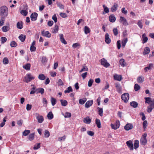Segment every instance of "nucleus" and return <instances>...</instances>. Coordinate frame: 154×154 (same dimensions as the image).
Returning a JSON list of instances; mask_svg holds the SVG:
<instances>
[{
  "mask_svg": "<svg viewBox=\"0 0 154 154\" xmlns=\"http://www.w3.org/2000/svg\"><path fill=\"white\" fill-rule=\"evenodd\" d=\"M100 63L104 67L107 68L110 66V64L107 62V60L103 58L100 60Z\"/></svg>",
  "mask_w": 154,
  "mask_h": 154,
  "instance_id": "nucleus-6",
  "label": "nucleus"
},
{
  "mask_svg": "<svg viewBox=\"0 0 154 154\" xmlns=\"http://www.w3.org/2000/svg\"><path fill=\"white\" fill-rule=\"evenodd\" d=\"M119 64L122 67H124L126 65V63L125 62V60L124 59L122 58L120 59L119 61Z\"/></svg>",
  "mask_w": 154,
  "mask_h": 154,
  "instance_id": "nucleus-24",
  "label": "nucleus"
},
{
  "mask_svg": "<svg viewBox=\"0 0 154 154\" xmlns=\"http://www.w3.org/2000/svg\"><path fill=\"white\" fill-rule=\"evenodd\" d=\"M71 116V114L70 112H66L64 116L65 118H70Z\"/></svg>",
  "mask_w": 154,
  "mask_h": 154,
  "instance_id": "nucleus-62",
  "label": "nucleus"
},
{
  "mask_svg": "<svg viewBox=\"0 0 154 154\" xmlns=\"http://www.w3.org/2000/svg\"><path fill=\"white\" fill-rule=\"evenodd\" d=\"M153 65L152 63H150L149 64L148 66L146 67H145L144 69L145 72H146L148 70L151 69L152 68H153Z\"/></svg>",
  "mask_w": 154,
  "mask_h": 154,
  "instance_id": "nucleus-21",
  "label": "nucleus"
},
{
  "mask_svg": "<svg viewBox=\"0 0 154 154\" xmlns=\"http://www.w3.org/2000/svg\"><path fill=\"white\" fill-rule=\"evenodd\" d=\"M113 31L114 35L116 36L118 34V30L116 28H114Z\"/></svg>",
  "mask_w": 154,
  "mask_h": 154,
  "instance_id": "nucleus-61",
  "label": "nucleus"
},
{
  "mask_svg": "<svg viewBox=\"0 0 154 154\" xmlns=\"http://www.w3.org/2000/svg\"><path fill=\"white\" fill-rule=\"evenodd\" d=\"M103 7L104 8V11L105 13H108L109 12V10L108 8H107L105 5H103Z\"/></svg>",
  "mask_w": 154,
  "mask_h": 154,
  "instance_id": "nucleus-48",
  "label": "nucleus"
},
{
  "mask_svg": "<svg viewBox=\"0 0 154 154\" xmlns=\"http://www.w3.org/2000/svg\"><path fill=\"white\" fill-rule=\"evenodd\" d=\"M88 71V69L87 66H83L82 68L79 71V72H81L84 71Z\"/></svg>",
  "mask_w": 154,
  "mask_h": 154,
  "instance_id": "nucleus-41",
  "label": "nucleus"
},
{
  "mask_svg": "<svg viewBox=\"0 0 154 154\" xmlns=\"http://www.w3.org/2000/svg\"><path fill=\"white\" fill-rule=\"evenodd\" d=\"M121 98L125 103L128 102L129 98V95L128 93H125L121 96Z\"/></svg>",
  "mask_w": 154,
  "mask_h": 154,
  "instance_id": "nucleus-3",
  "label": "nucleus"
},
{
  "mask_svg": "<svg viewBox=\"0 0 154 154\" xmlns=\"http://www.w3.org/2000/svg\"><path fill=\"white\" fill-rule=\"evenodd\" d=\"M38 14L37 13L34 12L31 14L30 16L31 20L32 21H35L37 19Z\"/></svg>",
  "mask_w": 154,
  "mask_h": 154,
  "instance_id": "nucleus-9",
  "label": "nucleus"
},
{
  "mask_svg": "<svg viewBox=\"0 0 154 154\" xmlns=\"http://www.w3.org/2000/svg\"><path fill=\"white\" fill-rule=\"evenodd\" d=\"M130 105L133 107L134 108H135L137 107L138 105V103H137L135 101H132L130 103Z\"/></svg>",
  "mask_w": 154,
  "mask_h": 154,
  "instance_id": "nucleus-25",
  "label": "nucleus"
},
{
  "mask_svg": "<svg viewBox=\"0 0 154 154\" xmlns=\"http://www.w3.org/2000/svg\"><path fill=\"white\" fill-rule=\"evenodd\" d=\"M143 38L142 43L144 44L146 43L148 41V38L146 36V35L145 33L143 34L142 35Z\"/></svg>",
  "mask_w": 154,
  "mask_h": 154,
  "instance_id": "nucleus-20",
  "label": "nucleus"
},
{
  "mask_svg": "<svg viewBox=\"0 0 154 154\" xmlns=\"http://www.w3.org/2000/svg\"><path fill=\"white\" fill-rule=\"evenodd\" d=\"M34 138V133H32L30 134L28 138L30 141L33 140Z\"/></svg>",
  "mask_w": 154,
  "mask_h": 154,
  "instance_id": "nucleus-43",
  "label": "nucleus"
},
{
  "mask_svg": "<svg viewBox=\"0 0 154 154\" xmlns=\"http://www.w3.org/2000/svg\"><path fill=\"white\" fill-rule=\"evenodd\" d=\"M87 100L86 98H83L82 99H80L79 100V103L80 104H84Z\"/></svg>",
  "mask_w": 154,
  "mask_h": 154,
  "instance_id": "nucleus-33",
  "label": "nucleus"
},
{
  "mask_svg": "<svg viewBox=\"0 0 154 154\" xmlns=\"http://www.w3.org/2000/svg\"><path fill=\"white\" fill-rule=\"evenodd\" d=\"M145 103H149V102H152V100H151V97H145Z\"/></svg>",
  "mask_w": 154,
  "mask_h": 154,
  "instance_id": "nucleus-46",
  "label": "nucleus"
},
{
  "mask_svg": "<svg viewBox=\"0 0 154 154\" xmlns=\"http://www.w3.org/2000/svg\"><path fill=\"white\" fill-rule=\"evenodd\" d=\"M53 114L51 112H50L47 115V117L49 119H51L53 118Z\"/></svg>",
  "mask_w": 154,
  "mask_h": 154,
  "instance_id": "nucleus-34",
  "label": "nucleus"
},
{
  "mask_svg": "<svg viewBox=\"0 0 154 154\" xmlns=\"http://www.w3.org/2000/svg\"><path fill=\"white\" fill-rule=\"evenodd\" d=\"M91 119L89 118V117L87 116L84 119V122L87 124H90L91 122Z\"/></svg>",
  "mask_w": 154,
  "mask_h": 154,
  "instance_id": "nucleus-18",
  "label": "nucleus"
},
{
  "mask_svg": "<svg viewBox=\"0 0 154 154\" xmlns=\"http://www.w3.org/2000/svg\"><path fill=\"white\" fill-rule=\"evenodd\" d=\"M84 32L85 34H87L90 32V30L88 27L85 26L84 27Z\"/></svg>",
  "mask_w": 154,
  "mask_h": 154,
  "instance_id": "nucleus-40",
  "label": "nucleus"
},
{
  "mask_svg": "<svg viewBox=\"0 0 154 154\" xmlns=\"http://www.w3.org/2000/svg\"><path fill=\"white\" fill-rule=\"evenodd\" d=\"M57 5L58 7H59L60 9H64V6L61 3H57Z\"/></svg>",
  "mask_w": 154,
  "mask_h": 154,
  "instance_id": "nucleus-63",
  "label": "nucleus"
},
{
  "mask_svg": "<svg viewBox=\"0 0 154 154\" xmlns=\"http://www.w3.org/2000/svg\"><path fill=\"white\" fill-rule=\"evenodd\" d=\"M11 47H15L17 45L16 42L14 41H12L10 44Z\"/></svg>",
  "mask_w": 154,
  "mask_h": 154,
  "instance_id": "nucleus-51",
  "label": "nucleus"
},
{
  "mask_svg": "<svg viewBox=\"0 0 154 154\" xmlns=\"http://www.w3.org/2000/svg\"><path fill=\"white\" fill-rule=\"evenodd\" d=\"M42 35L44 36H45L48 38H50L51 37V34L49 33L48 31H47L44 32V31L42 32Z\"/></svg>",
  "mask_w": 154,
  "mask_h": 154,
  "instance_id": "nucleus-13",
  "label": "nucleus"
},
{
  "mask_svg": "<svg viewBox=\"0 0 154 154\" xmlns=\"http://www.w3.org/2000/svg\"><path fill=\"white\" fill-rule=\"evenodd\" d=\"M1 42L2 44L4 43L5 42H6L7 40V38L5 37H1Z\"/></svg>",
  "mask_w": 154,
  "mask_h": 154,
  "instance_id": "nucleus-60",
  "label": "nucleus"
},
{
  "mask_svg": "<svg viewBox=\"0 0 154 154\" xmlns=\"http://www.w3.org/2000/svg\"><path fill=\"white\" fill-rule=\"evenodd\" d=\"M48 61V59L45 57H42L41 62L42 63L44 64H45Z\"/></svg>",
  "mask_w": 154,
  "mask_h": 154,
  "instance_id": "nucleus-42",
  "label": "nucleus"
},
{
  "mask_svg": "<svg viewBox=\"0 0 154 154\" xmlns=\"http://www.w3.org/2000/svg\"><path fill=\"white\" fill-rule=\"evenodd\" d=\"M95 123L97 125V127L98 128H100L101 127V123L100 120L99 119H96L95 120Z\"/></svg>",
  "mask_w": 154,
  "mask_h": 154,
  "instance_id": "nucleus-29",
  "label": "nucleus"
},
{
  "mask_svg": "<svg viewBox=\"0 0 154 154\" xmlns=\"http://www.w3.org/2000/svg\"><path fill=\"white\" fill-rule=\"evenodd\" d=\"M148 124L146 120H145L143 121V128L145 130L146 128L147 127V125Z\"/></svg>",
  "mask_w": 154,
  "mask_h": 154,
  "instance_id": "nucleus-49",
  "label": "nucleus"
},
{
  "mask_svg": "<svg viewBox=\"0 0 154 154\" xmlns=\"http://www.w3.org/2000/svg\"><path fill=\"white\" fill-rule=\"evenodd\" d=\"M35 115L38 122L40 123H42L44 120V119L43 116L40 115L39 114L37 113H35Z\"/></svg>",
  "mask_w": 154,
  "mask_h": 154,
  "instance_id": "nucleus-5",
  "label": "nucleus"
},
{
  "mask_svg": "<svg viewBox=\"0 0 154 154\" xmlns=\"http://www.w3.org/2000/svg\"><path fill=\"white\" fill-rule=\"evenodd\" d=\"M119 22L125 26H127L128 25L126 19L124 17L122 16L120 17Z\"/></svg>",
  "mask_w": 154,
  "mask_h": 154,
  "instance_id": "nucleus-7",
  "label": "nucleus"
},
{
  "mask_svg": "<svg viewBox=\"0 0 154 154\" xmlns=\"http://www.w3.org/2000/svg\"><path fill=\"white\" fill-rule=\"evenodd\" d=\"M59 36H60V40L61 42L64 45H66L67 44V42L64 38L63 35L62 34H59Z\"/></svg>",
  "mask_w": 154,
  "mask_h": 154,
  "instance_id": "nucleus-16",
  "label": "nucleus"
},
{
  "mask_svg": "<svg viewBox=\"0 0 154 154\" xmlns=\"http://www.w3.org/2000/svg\"><path fill=\"white\" fill-rule=\"evenodd\" d=\"M139 141L137 140H135L134 144V149H136L139 147Z\"/></svg>",
  "mask_w": 154,
  "mask_h": 154,
  "instance_id": "nucleus-31",
  "label": "nucleus"
},
{
  "mask_svg": "<svg viewBox=\"0 0 154 154\" xmlns=\"http://www.w3.org/2000/svg\"><path fill=\"white\" fill-rule=\"evenodd\" d=\"M8 8L5 6H2L0 8V15L1 18H5L8 15Z\"/></svg>",
  "mask_w": 154,
  "mask_h": 154,
  "instance_id": "nucleus-1",
  "label": "nucleus"
},
{
  "mask_svg": "<svg viewBox=\"0 0 154 154\" xmlns=\"http://www.w3.org/2000/svg\"><path fill=\"white\" fill-rule=\"evenodd\" d=\"M38 79L41 80H44L45 79V77L44 74H40L38 76Z\"/></svg>",
  "mask_w": 154,
  "mask_h": 154,
  "instance_id": "nucleus-52",
  "label": "nucleus"
},
{
  "mask_svg": "<svg viewBox=\"0 0 154 154\" xmlns=\"http://www.w3.org/2000/svg\"><path fill=\"white\" fill-rule=\"evenodd\" d=\"M58 26L56 25H55L54 27L53 28L52 32L54 33H57L58 32Z\"/></svg>",
  "mask_w": 154,
  "mask_h": 154,
  "instance_id": "nucleus-26",
  "label": "nucleus"
},
{
  "mask_svg": "<svg viewBox=\"0 0 154 154\" xmlns=\"http://www.w3.org/2000/svg\"><path fill=\"white\" fill-rule=\"evenodd\" d=\"M147 134L145 133L143 135L140 139V143L142 145H144L147 143V141L146 139Z\"/></svg>",
  "mask_w": 154,
  "mask_h": 154,
  "instance_id": "nucleus-4",
  "label": "nucleus"
},
{
  "mask_svg": "<svg viewBox=\"0 0 154 154\" xmlns=\"http://www.w3.org/2000/svg\"><path fill=\"white\" fill-rule=\"evenodd\" d=\"M72 91V89L71 86L69 87L66 90L64 91V92L65 93H69L70 92Z\"/></svg>",
  "mask_w": 154,
  "mask_h": 154,
  "instance_id": "nucleus-39",
  "label": "nucleus"
},
{
  "mask_svg": "<svg viewBox=\"0 0 154 154\" xmlns=\"http://www.w3.org/2000/svg\"><path fill=\"white\" fill-rule=\"evenodd\" d=\"M30 67L31 65L29 63H28L25 65L23 66V68L27 70H29L30 69Z\"/></svg>",
  "mask_w": 154,
  "mask_h": 154,
  "instance_id": "nucleus-27",
  "label": "nucleus"
},
{
  "mask_svg": "<svg viewBox=\"0 0 154 154\" xmlns=\"http://www.w3.org/2000/svg\"><path fill=\"white\" fill-rule=\"evenodd\" d=\"M17 28L19 29H21L23 27V25L21 22H18L17 24Z\"/></svg>",
  "mask_w": 154,
  "mask_h": 154,
  "instance_id": "nucleus-38",
  "label": "nucleus"
},
{
  "mask_svg": "<svg viewBox=\"0 0 154 154\" xmlns=\"http://www.w3.org/2000/svg\"><path fill=\"white\" fill-rule=\"evenodd\" d=\"M60 16L62 18H65L67 17V14L64 13H60Z\"/></svg>",
  "mask_w": 154,
  "mask_h": 154,
  "instance_id": "nucleus-59",
  "label": "nucleus"
},
{
  "mask_svg": "<svg viewBox=\"0 0 154 154\" xmlns=\"http://www.w3.org/2000/svg\"><path fill=\"white\" fill-rule=\"evenodd\" d=\"M142 20H141L138 21L137 25L140 29H142L143 27V25L142 23Z\"/></svg>",
  "mask_w": 154,
  "mask_h": 154,
  "instance_id": "nucleus-58",
  "label": "nucleus"
},
{
  "mask_svg": "<svg viewBox=\"0 0 154 154\" xmlns=\"http://www.w3.org/2000/svg\"><path fill=\"white\" fill-rule=\"evenodd\" d=\"M150 51V49L149 47H146L145 48L143 54L144 55L148 54Z\"/></svg>",
  "mask_w": 154,
  "mask_h": 154,
  "instance_id": "nucleus-22",
  "label": "nucleus"
},
{
  "mask_svg": "<svg viewBox=\"0 0 154 154\" xmlns=\"http://www.w3.org/2000/svg\"><path fill=\"white\" fill-rule=\"evenodd\" d=\"M51 101L52 105L54 106L55 104L56 103V99L53 97H51Z\"/></svg>",
  "mask_w": 154,
  "mask_h": 154,
  "instance_id": "nucleus-50",
  "label": "nucleus"
},
{
  "mask_svg": "<svg viewBox=\"0 0 154 154\" xmlns=\"http://www.w3.org/2000/svg\"><path fill=\"white\" fill-rule=\"evenodd\" d=\"M109 20L111 22L113 23L116 21V18L114 15L112 14L109 16Z\"/></svg>",
  "mask_w": 154,
  "mask_h": 154,
  "instance_id": "nucleus-19",
  "label": "nucleus"
},
{
  "mask_svg": "<svg viewBox=\"0 0 154 154\" xmlns=\"http://www.w3.org/2000/svg\"><path fill=\"white\" fill-rule=\"evenodd\" d=\"M115 87L116 89V90L119 93H122V88L120 84L119 83H116L115 84Z\"/></svg>",
  "mask_w": 154,
  "mask_h": 154,
  "instance_id": "nucleus-11",
  "label": "nucleus"
},
{
  "mask_svg": "<svg viewBox=\"0 0 154 154\" xmlns=\"http://www.w3.org/2000/svg\"><path fill=\"white\" fill-rule=\"evenodd\" d=\"M60 101L62 106H66L67 104V102L66 100H60Z\"/></svg>",
  "mask_w": 154,
  "mask_h": 154,
  "instance_id": "nucleus-37",
  "label": "nucleus"
},
{
  "mask_svg": "<svg viewBox=\"0 0 154 154\" xmlns=\"http://www.w3.org/2000/svg\"><path fill=\"white\" fill-rule=\"evenodd\" d=\"M10 29L9 26H4L2 28V29L3 32H6L8 31Z\"/></svg>",
  "mask_w": 154,
  "mask_h": 154,
  "instance_id": "nucleus-32",
  "label": "nucleus"
},
{
  "mask_svg": "<svg viewBox=\"0 0 154 154\" xmlns=\"http://www.w3.org/2000/svg\"><path fill=\"white\" fill-rule=\"evenodd\" d=\"M3 63L4 64H7L8 63V60L7 57H5L3 59Z\"/></svg>",
  "mask_w": 154,
  "mask_h": 154,
  "instance_id": "nucleus-56",
  "label": "nucleus"
},
{
  "mask_svg": "<svg viewBox=\"0 0 154 154\" xmlns=\"http://www.w3.org/2000/svg\"><path fill=\"white\" fill-rule=\"evenodd\" d=\"M133 126L132 124L130 123L127 124L124 127L126 131H129L133 128Z\"/></svg>",
  "mask_w": 154,
  "mask_h": 154,
  "instance_id": "nucleus-12",
  "label": "nucleus"
},
{
  "mask_svg": "<svg viewBox=\"0 0 154 154\" xmlns=\"http://www.w3.org/2000/svg\"><path fill=\"white\" fill-rule=\"evenodd\" d=\"M114 78L115 80L121 81L122 79V76L121 75H114Z\"/></svg>",
  "mask_w": 154,
  "mask_h": 154,
  "instance_id": "nucleus-28",
  "label": "nucleus"
},
{
  "mask_svg": "<svg viewBox=\"0 0 154 154\" xmlns=\"http://www.w3.org/2000/svg\"><path fill=\"white\" fill-rule=\"evenodd\" d=\"M98 110V114L101 116H102L103 115V109L102 108L98 107L97 108Z\"/></svg>",
  "mask_w": 154,
  "mask_h": 154,
  "instance_id": "nucleus-35",
  "label": "nucleus"
},
{
  "mask_svg": "<svg viewBox=\"0 0 154 154\" xmlns=\"http://www.w3.org/2000/svg\"><path fill=\"white\" fill-rule=\"evenodd\" d=\"M50 133L49 131L47 130H45V131L44 135L45 137H48L50 136Z\"/></svg>",
  "mask_w": 154,
  "mask_h": 154,
  "instance_id": "nucleus-53",
  "label": "nucleus"
},
{
  "mask_svg": "<svg viewBox=\"0 0 154 154\" xmlns=\"http://www.w3.org/2000/svg\"><path fill=\"white\" fill-rule=\"evenodd\" d=\"M126 143L128 147L130 148L131 150H133L134 147L132 141L131 140H129L126 142Z\"/></svg>",
  "mask_w": 154,
  "mask_h": 154,
  "instance_id": "nucleus-10",
  "label": "nucleus"
},
{
  "mask_svg": "<svg viewBox=\"0 0 154 154\" xmlns=\"http://www.w3.org/2000/svg\"><path fill=\"white\" fill-rule=\"evenodd\" d=\"M6 117H5L3 119V122H2L0 124V127H3L5 125V122H6Z\"/></svg>",
  "mask_w": 154,
  "mask_h": 154,
  "instance_id": "nucleus-57",
  "label": "nucleus"
},
{
  "mask_svg": "<svg viewBox=\"0 0 154 154\" xmlns=\"http://www.w3.org/2000/svg\"><path fill=\"white\" fill-rule=\"evenodd\" d=\"M140 87L138 84H135L134 86V89L135 91H137L140 89Z\"/></svg>",
  "mask_w": 154,
  "mask_h": 154,
  "instance_id": "nucleus-47",
  "label": "nucleus"
},
{
  "mask_svg": "<svg viewBox=\"0 0 154 154\" xmlns=\"http://www.w3.org/2000/svg\"><path fill=\"white\" fill-rule=\"evenodd\" d=\"M111 40L109 38V35L108 33H106L105 35V42L107 44L110 43Z\"/></svg>",
  "mask_w": 154,
  "mask_h": 154,
  "instance_id": "nucleus-14",
  "label": "nucleus"
},
{
  "mask_svg": "<svg viewBox=\"0 0 154 154\" xmlns=\"http://www.w3.org/2000/svg\"><path fill=\"white\" fill-rule=\"evenodd\" d=\"M24 79L26 83H28L31 80L34 79H35V77L29 73L27 74L26 76L25 77Z\"/></svg>",
  "mask_w": 154,
  "mask_h": 154,
  "instance_id": "nucleus-2",
  "label": "nucleus"
},
{
  "mask_svg": "<svg viewBox=\"0 0 154 154\" xmlns=\"http://www.w3.org/2000/svg\"><path fill=\"white\" fill-rule=\"evenodd\" d=\"M21 13L23 14L24 16H26L27 15L28 12L26 10H22L21 12Z\"/></svg>",
  "mask_w": 154,
  "mask_h": 154,
  "instance_id": "nucleus-64",
  "label": "nucleus"
},
{
  "mask_svg": "<svg viewBox=\"0 0 154 154\" xmlns=\"http://www.w3.org/2000/svg\"><path fill=\"white\" fill-rule=\"evenodd\" d=\"M128 38H126L123 40L122 42V46L123 48H124L125 46L126 43L128 42Z\"/></svg>",
  "mask_w": 154,
  "mask_h": 154,
  "instance_id": "nucleus-36",
  "label": "nucleus"
},
{
  "mask_svg": "<svg viewBox=\"0 0 154 154\" xmlns=\"http://www.w3.org/2000/svg\"><path fill=\"white\" fill-rule=\"evenodd\" d=\"M93 100H90L87 101L85 104V106L87 108H88L91 106L93 103Z\"/></svg>",
  "mask_w": 154,
  "mask_h": 154,
  "instance_id": "nucleus-15",
  "label": "nucleus"
},
{
  "mask_svg": "<svg viewBox=\"0 0 154 154\" xmlns=\"http://www.w3.org/2000/svg\"><path fill=\"white\" fill-rule=\"evenodd\" d=\"M137 82L139 83H142L144 81V78L142 77H139L137 79Z\"/></svg>",
  "mask_w": 154,
  "mask_h": 154,
  "instance_id": "nucleus-44",
  "label": "nucleus"
},
{
  "mask_svg": "<svg viewBox=\"0 0 154 154\" xmlns=\"http://www.w3.org/2000/svg\"><path fill=\"white\" fill-rule=\"evenodd\" d=\"M40 144H41L40 143H37V145L36 144L35 145L34 147H33V149L34 150L37 149L40 147Z\"/></svg>",
  "mask_w": 154,
  "mask_h": 154,
  "instance_id": "nucleus-55",
  "label": "nucleus"
},
{
  "mask_svg": "<svg viewBox=\"0 0 154 154\" xmlns=\"http://www.w3.org/2000/svg\"><path fill=\"white\" fill-rule=\"evenodd\" d=\"M36 91L37 94L40 93L42 94L44 93V90L42 88H39L36 89Z\"/></svg>",
  "mask_w": 154,
  "mask_h": 154,
  "instance_id": "nucleus-23",
  "label": "nucleus"
},
{
  "mask_svg": "<svg viewBox=\"0 0 154 154\" xmlns=\"http://www.w3.org/2000/svg\"><path fill=\"white\" fill-rule=\"evenodd\" d=\"M26 35L21 34L19 36V38L22 42H23L25 39Z\"/></svg>",
  "mask_w": 154,
  "mask_h": 154,
  "instance_id": "nucleus-30",
  "label": "nucleus"
},
{
  "mask_svg": "<svg viewBox=\"0 0 154 154\" xmlns=\"http://www.w3.org/2000/svg\"><path fill=\"white\" fill-rule=\"evenodd\" d=\"M120 125V123L119 121V120H117L114 125L111 124V126L112 129L116 130L119 128Z\"/></svg>",
  "mask_w": 154,
  "mask_h": 154,
  "instance_id": "nucleus-8",
  "label": "nucleus"
},
{
  "mask_svg": "<svg viewBox=\"0 0 154 154\" xmlns=\"http://www.w3.org/2000/svg\"><path fill=\"white\" fill-rule=\"evenodd\" d=\"M30 132L29 130H25L23 132V135L24 136H26Z\"/></svg>",
  "mask_w": 154,
  "mask_h": 154,
  "instance_id": "nucleus-45",
  "label": "nucleus"
},
{
  "mask_svg": "<svg viewBox=\"0 0 154 154\" xmlns=\"http://www.w3.org/2000/svg\"><path fill=\"white\" fill-rule=\"evenodd\" d=\"M118 5L116 3H114V5L111 8V10L112 12H114L116 11L117 9Z\"/></svg>",
  "mask_w": 154,
  "mask_h": 154,
  "instance_id": "nucleus-17",
  "label": "nucleus"
},
{
  "mask_svg": "<svg viewBox=\"0 0 154 154\" xmlns=\"http://www.w3.org/2000/svg\"><path fill=\"white\" fill-rule=\"evenodd\" d=\"M94 80L93 79H90L88 83V87H91V86Z\"/></svg>",
  "mask_w": 154,
  "mask_h": 154,
  "instance_id": "nucleus-54",
  "label": "nucleus"
}]
</instances>
